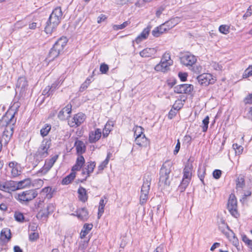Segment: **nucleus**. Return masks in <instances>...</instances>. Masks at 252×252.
Returning a JSON list of instances; mask_svg holds the SVG:
<instances>
[{
    "label": "nucleus",
    "mask_w": 252,
    "mask_h": 252,
    "mask_svg": "<svg viewBox=\"0 0 252 252\" xmlns=\"http://www.w3.org/2000/svg\"><path fill=\"white\" fill-rule=\"evenodd\" d=\"M16 121L14 114L7 112L0 120V126L5 127L1 138L3 139V143L6 145L10 140L14 129V125Z\"/></svg>",
    "instance_id": "1"
},
{
    "label": "nucleus",
    "mask_w": 252,
    "mask_h": 252,
    "mask_svg": "<svg viewBox=\"0 0 252 252\" xmlns=\"http://www.w3.org/2000/svg\"><path fill=\"white\" fill-rule=\"evenodd\" d=\"M63 17V13L60 7L54 9L51 14L45 32L47 34H51L60 24Z\"/></svg>",
    "instance_id": "2"
},
{
    "label": "nucleus",
    "mask_w": 252,
    "mask_h": 252,
    "mask_svg": "<svg viewBox=\"0 0 252 252\" xmlns=\"http://www.w3.org/2000/svg\"><path fill=\"white\" fill-rule=\"evenodd\" d=\"M172 166V162L167 160L163 164L160 169L158 185L161 189H165L170 185L169 174L171 171Z\"/></svg>",
    "instance_id": "3"
},
{
    "label": "nucleus",
    "mask_w": 252,
    "mask_h": 252,
    "mask_svg": "<svg viewBox=\"0 0 252 252\" xmlns=\"http://www.w3.org/2000/svg\"><path fill=\"white\" fill-rule=\"evenodd\" d=\"M173 63L170 54L166 52L162 55L160 63L155 66V69L157 71L165 72L169 70V67Z\"/></svg>",
    "instance_id": "4"
},
{
    "label": "nucleus",
    "mask_w": 252,
    "mask_h": 252,
    "mask_svg": "<svg viewBox=\"0 0 252 252\" xmlns=\"http://www.w3.org/2000/svg\"><path fill=\"white\" fill-rule=\"evenodd\" d=\"M219 229L225 236L229 239L230 241L234 242L235 233L234 232L229 229V227L226 224L223 220L221 219L220 221L219 222Z\"/></svg>",
    "instance_id": "5"
},
{
    "label": "nucleus",
    "mask_w": 252,
    "mask_h": 252,
    "mask_svg": "<svg viewBox=\"0 0 252 252\" xmlns=\"http://www.w3.org/2000/svg\"><path fill=\"white\" fill-rule=\"evenodd\" d=\"M37 193L34 190H29L19 193L18 195V200L21 202H28L36 197Z\"/></svg>",
    "instance_id": "6"
},
{
    "label": "nucleus",
    "mask_w": 252,
    "mask_h": 252,
    "mask_svg": "<svg viewBox=\"0 0 252 252\" xmlns=\"http://www.w3.org/2000/svg\"><path fill=\"white\" fill-rule=\"evenodd\" d=\"M196 61V57L189 53L185 54L180 58L181 63L183 64L191 67L195 64Z\"/></svg>",
    "instance_id": "7"
},
{
    "label": "nucleus",
    "mask_w": 252,
    "mask_h": 252,
    "mask_svg": "<svg viewBox=\"0 0 252 252\" xmlns=\"http://www.w3.org/2000/svg\"><path fill=\"white\" fill-rule=\"evenodd\" d=\"M197 80L200 85L204 86L213 84L215 82V79L209 73H203L198 76Z\"/></svg>",
    "instance_id": "8"
},
{
    "label": "nucleus",
    "mask_w": 252,
    "mask_h": 252,
    "mask_svg": "<svg viewBox=\"0 0 252 252\" xmlns=\"http://www.w3.org/2000/svg\"><path fill=\"white\" fill-rule=\"evenodd\" d=\"M227 209L231 215L236 218V198L234 193L230 195L227 203Z\"/></svg>",
    "instance_id": "9"
},
{
    "label": "nucleus",
    "mask_w": 252,
    "mask_h": 252,
    "mask_svg": "<svg viewBox=\"0 0 252 252\" xmlns=\"http://www.w3.org/2000/svg\"><path fill=\"white\" fill-rule=\"evenodd\" d=\"M85 119V115L82 113H79L75 115L71 120H69L68 123L71 127L78 126L83 123Z\"/></svg>",
    "instance_id": "10"
},
{
    "label": "nucleus",
    "mask_w": 252,
    "mask_h": 252,
    "mask_svg": "<svg viewBox=\"0 0 252 252\" xmlns=\"http://www.w3.org/2000/svg\"><path fill=\"white\" fill-rule=\"evenodd\" d=\"M193 89V85L188 84H181L174 87V92L177 94H188Z\"/></svg>",
    "instance_id": "11"
},
{
    "label": "nucleus",
    "mask_w": 252,
    "mask_h": 252,
    "mask_svg": "<svg viewBox=\"0 0 252 252\" xmlns=\"http://www.w3.org/2000/svg\"><path fill=\"white\" fill-rule=\"evenodd\" d=\"M18 189L17 182L13 181H8L2 182L1 190L9 192Z\"/></svg>",
    "instance_id": "12"
},
{
    "label": "nucleus",
    "mask_w": 252,
    "mask_h": 252,
    "mask_svg": "<svg viewBox=\"0 0 252 252\" xmlns=\"http://www.w3.org/2000/svg\"><path fill=\"white\" fill-rule=\"evenodd\" d=\"M54 208L55 207L53 204H48L44 208L41 209L39 210L37 215V217L41 219L47 217L51 213L54 211Z\"/></svg>",
    "instance_id": "13"
},
{
    "label": "nucleus",
    "mask_w": 252,
    "mask_h": 252,
    "mask_svg": "<svg viewBox=\"0 0 252 252\" xmlns=\"http://www.w3.org/2000/svg\"><path fill=\"white\" fill-rule=\"evenodd\" d=\"M49 144L48 141H43L40 146L36 152V156H40V158H45L48 155V150L49 148Z\"/></svg>",
    "instance_id": "14"
},
{
    "label": "nucleus",
    "mask_w": 252,
    "mask_h": 252,
    "mask_svg": "<svg viewBox=\"0 0 252 252\" xmlns=\"http://www.w3.org/2000/svg\"><path fill=\"white\" fill-rule=\"evenodd\" d=\"M82 221H87L89 218V212L85 208L78 209L74 214H72Z\"/></svg>",
    "instance_id": "15"
},
{
    "label": "nucleus",
    "mask_w": 252,
    "mask_h": 252,
    "mask_svg": "<svg viewBox=\"0 0 252 252\" xmlns=\"http://www.w3.org/2000/svg\"><path fill=\"white\" fill-rule=\"evenodd\" d=\"M27 87L28 83L25 78H19L16 84V91H19L20 93L23 94L25 93Z\"/></svg>",
    "instance_id": "16"
},
{
    "label": "nucleus",
    "mask_w": 252,
    "mask_h": 252,
    "mask_svg": "<svg viewBox=\"0 0 252 252\" xmlns=\"http://www.w3.org/2000/svg\"><path fill=\"white\" fill-rule=\"evenodd\" d=\"M71 112V105L67 104L65 107L63 108L58 114V118L61 120H64L69 117V114Z\"/></svg>",
    "instance_id": "17"
},
{
    "label": "nucleus",
    "mask_w": 252,
    "mask_h": 252,
    "mask_svg": "<svg viewBox=\"0 0 252 252\" xmlns=\"http://www.w3.org/2000/svg\"><path fill=\"white\" fill-rule=\"evenodd\" d=\"M101 131L100 129H96L94 131H92L89 134V142L91 143H95L100 138Z\"/></svg>",
    "instance_id": "18"
},
{
    "label": "nucleus",
    "mask_w": 252,
    "mask_h": 252,
    "mask_svg": "<svg viewBox=\"0 0 252 252\" xmlns=\"http://www.w3.org/2000/svg\"><path fill=\"white\" fill-rule=\"evenodd\" d=\"M58 158V156L57 155L55 156L49 160L46 161L45 163L42 168V172L44 173H47L53 166Z\"/></svg>",
    "instance_id": "19"
},
{
    "label": "nucleus",
    "mask_w": 252,
    "mask_h": 252,
    "mask_svg": "<svg viewBox=\"0 0 252 252\" xmlns=\"http://www.w3.org/2000/svg\"><path fill=\"white\" fill-rule=\"evenodd\" d=\"M151 178L150 176L147 175L145 176L143 179V184L141 187V192L149 193L150 185H151Z\"/></svg>",
    "instance_id": "20"
},
{
    "label": "nucleus",
    "mask_w": 252,
    "mask_h": 252,
    "mask_svg": "<svg viewBox=\"0 0 252 252\" xmlns=\"http://www.w3.org/2000/svg\"><path fill=\"white\" fill-rule=\"evenodd\" d=\"M151 28L152 27L151 26H148L145 28L140 34L136 37L135 42L137 43H139L143 40L146 39L149 34Z\"/></svg>",
    "instance_id": "21"
},
{
    "label": "nucleus",
    "mask_w": 252,
    "mask_h": 252,
    "mask_svg": "<svg viewBox=\"0 0 252 252\" xmlns=\"http://www.w3.org/2000/svg\"><path fill=\"white\" fill-rule=\"evenodd\" d=\"M67 40L65 37H62L58 40V41L54 44V46L55 48L57 49L58 50L62 51L66 45Z\"/></svg>",
    "instance_id": "22"
},
{
    "label": "nucleus",
    "mask_w": 252,
    "mask_h": 252,
    "mask_svg": "<svg viewBox=\"0 0 252 252\" xmlns=\"http://www.w3.org/2000/svg\"><path fill=\"white\" fill-rule=\"evenodd\" d=\"M60 50H57V49L55 48V47L53 46L52 48L50 50L47 57L46 60L47 62H51L54 60L56 58H57L61 53Z\"/></svg>",
    "instance_id": "23"
},
{
    "label": "nucleus",
    "mask_w": 252,
    "mask_h": 252,
    "mask_svg": "<svg viewBox=\"0 0 252 252\" xmlns=\"http://www.w3.org/2000/svg\"><path fill=\"white\" fill-rule=\"evenodd\" d=\"M11 238V231L8 228H3L0 233V239L3 242H7Z\"/></svg>",
    "instance_id": "24"
},
{
    "label": "nucleus",
    "mask_w": 252,
    "mask_h": 252,
    "mask_svg": "<svg viewBox=\"0 0 252 252\" xmlns=\"http://www.w3.org/2000/svg\"><path fill=\"white\" fill-rule=\"evenodd\" d=\"M135 142L141 147H146L149 144V141L145 135L135 137Z\"/></svg>",
    "instance_id": "25"
},
{
    "label": "nucleus",
    "mask_w": 252,
    "mask_h": 252,
    "mask_svg": "<svg viewBox=\"0 0 252 252\" xmlns=\"http://www.w3.org/2000/svg\"><path fill=\"white\" fill-rule=\"evenodd\" d=\"M156 50L154 48H147L144 49L140 52V55L142 57H149L154 55L156 53Z\"/></svg>",
    "instance_id": "26"
},
{
    "label": "nucleus",
    "mask_w": 252,
    "mask_h": 252,
    "mask_svg": "<svg viewBox=\"0 0 252 252\" xmlns=\"http://www.w3.org/2000/svg\"><path fill=\"white\" fill-rule=\"evenodd\" d=\"M93 224L91 223H85L80 233L81 238H84L93 228Z\"/></svg>",
    "instance_id": "27"
},
{
    "label": "nucleus",
    "mask_w": 252,
    "mask_h": 252,
    "mask_svg": "<svg viewBox=\"0 0 252 252\" xmlns=\"http://www.w3.org/2000/svg\"><path fill=\"white\" fill-rule=\"evenodd\" d=\"M180 22V18L179 17H175L171 19L170 20L164 23L165 25L166 26L167 29L169 30L175 26Z\"/></svg>",
    "instance_id": "28"
},
{
    "label": "nucleus",
    "mask_w": 252,
    "mask_h": 252,
    "mask_svg": "<svg viewBox=\"0 0 252 252\" xmlns=\"http://www.w3.org/2000/svg\"><path fill=\"white\" fill-rule=\"evenodd\" d=\"M75 146L78 154H82L85 152V146L83 142L80 140L76 141Z\"/></svg>",
    "instance_id": "29"
},
{
    "label": "nucleus",
    "mask_w": 252,
    "mask_h": 252,
    "mask_svg": "<svg viewBox=\"0 0 252 252\" xmlns=\"http://www.w3.org/2000/svg\"><path fill=\"white\" fill-rule=\"evenodd\" d=\"M79 194V198L82 202H85L88 199V196L86 193V190L83 187H80L78 190Z\"/></svg>",
    "instance_id": "30"
},
{
    "label": "nucleus",
    "mask_w": 252,
    "mask_h": 252,
    "mask_svg": "<svg viewBox=\"0 0 252 252\" xmlns=\"http://www.w3.org/2000/svg\"><path fill=\"white\" fill-rule=\"evenodd\" d=\"M113 126V122H108L106 124L103 130V136L104 137H106L108 135L109 133L112 129Z\"/></svg>",
    "instance_id": "31"
},
{
    "label": "nucleus",
    "mask_w": 252,
    "mask_h": 252,
    "mask_svg": "<svg viewBox=\"0 0 252 252\" xmlns=\"http://www.w3.org/2000/svg\"><path fill=\"white\" fill-rule=\"evenodd\" d=\"M75 177V172H71V173L67 175L62 180L63 185H67L69 184Z\"/></svg>",
    "instance_id": "32"
},
{
    "label": "nucleus",
    "mask_w": 252,
    "mask_h": 252,
    "mask_svg": "<svg viewBox=\"0 0 252 252\" xmlns=\"http://www.w3.org/2000/svg\"><path fill=\"white\" fill-rule=\"evenodd\" d=\"M107 201L105 202L103 198H102L100 201L98 207V219H99L100 217L102 216L104 212V208L106 203Z\"/></svg>",
    "instance_id": "33"
},
{
    "label": "nucleus",
    "mask_w": 252,
    "mask_h": 252,
    "mask_svg": "<svg viewBox=\"0 0 252 252\" xmlns=\"http://www.w3.org/2000/svg\"><path fill=\"white\" fill-rule=\"evenodd\" d=\"M95 166V163L94 162H91L88 163L87 168H85L87 170L86 172L87 173V176L85 177L84 180H86L88 177L90 176V174L93 172Z\"/></svg>",
    "instance_id": "34"
},
{
    "label": "nucleus",
    "mask_w": 252,
    "mask_h": 252,
    "mask_svg": "<svg viewBox=\"0 0 252 252\" xmlns=\"http://www.w3.org/2000/svg\"><path fill=\"white\" fill-rule=\"evenodd\" d=\"M51 128V126L49 124H45L40 130V134L42 137H45L48 135Z\"/></svg>",
    "instance_id": "35"
},
{
    "label": "nucleus",
    "mask_w": 252,
    "mask_h": 252,
    "mask_svg": "<svg viewBox=\"0 0 252 252\" xmlns=\"http://www.w3.org/2000/svg\"><path fill=\"white\" fill-rule=\"evenodd\" d=\"M191 170L189 166H186L184 169L183 179H189L190 180L191 177Z\"/></svg>",
    "instance_id": "36"
},
{
    "label": "nucleus",
    "mask_w": 252,
    "mask_h": 252,
    "mask_svg": "<svg viewBox=\"0 0 252 252\" xmlns=\"http://www.w3.org/2000/svg\"><path fill=\"white\" fill-rule=\"evenodd\" d=\"M111 156V154L109 153L107 154V157L106 159L101 163V164L98 167V170L100 171H102L104 168L106 167V165L108 164V162L109 161L110 157Z\"/></svg>",
    "instance_id": "37"
},
{
    "label": "nucleus",
    "mask_w": 252,
    "mask_h": 252,
    "mask_svg": "<svg viewBox=\"0 0 252 252\" xmlns=\"http://www.w3.org/2000/svg\"><path fill=\"white\" fill-rule=\"evenodd\" d=\"M190 181V180L189 179H186L183 178L182 181L178 187V189L180 192H183L185 190V189L188 186Z\"/></svg>",
    "instance_id": "38"
},
{
    "label": "nucleus",
    "mask_w": 252,
    "mask_h": 252,
    "mask_svg": "<svg viewBox=\"0 0 252 252\" xmlns=\"http://www.w3.org/2000/svg\"><path fill=\"white\" fill-rule=\"evenodd\" d=\"M31 184V181L29 179H26L23 181L17 182V186H18V189H23Z\"/></svg>",
    "instance_id": "39"
},
{
    "label": "nucleus",
    "mask_w": 252,
    "mask_h": 252,
    "mask_svg": "<svg viewBox=\"0 0 252 252\" xmlns=\"http://www.w3.org/2000/svg\"><path fill=\"white\" fill-rule=\"evenodd\" d=\"M205 168L204 167H200L198 170V176L203 184H204L203 179L205 176Z\"/></svg>",
    "instance_id": "40"
},
{
    "label": "nucleus",
    "mask_w": 252,
    "mask_h": 252,
    "mask_svg": "<svg viewBox=\"0 0 252 252\" xmlns=\"http://www.w3.org/2000/svg\"><path fill=\"white\" fill-rule=\"evenodd\" d=\"M245 185L244 176L242 175H240L237 177V188H243Z\"/></svg>",
    "instance_id": "41"
},
{
    "label": "nucleus",
    "mask_w": 252,
    "mask_h": 252,
    "mask_svg": "<svg viewBox=\"0 0 252 252\" xmlns=\"http://www.w3.org/2000/svg\"><path fill=\"white\" fill-rule=\"evenodd\" d=\"M92 79V77H88L85 82H84L80 87V91H83L85 89H86L88 86L90 85L91 82H92L91 79Z\"/></svg>",
    "instance_id": "42"
},
{
    "label": "nucleus",
    "mask_w": 252,
    "mask_h": 252,
    "mask_svg": "<svg viewBox=\"0 0 252 252\" xmlns=\"http://www.w3.org/2000/svg\"><path fill=\"white\" fill-rule=\"evenodd\" d=\"M252 75V64L250 65L244 72L242 77L246 78Z\"/></svg>",
    "instance_id": "43"
},
{
    "label": "nucleus",
    "mask_w": 252,
    "mask_h": 252,
    "mask_svg": "<svg viewBox=\"0 0 252 252\" xmlns=\"http://www.w3.org/2000/svg\"><path fill=\"white\" fill-rule=\"evenodd\" d=\"M209 123V117L208 116H207L202 121V131L203 132H206L207 130L208 124Z\"/></svg>",
    "instance_id": "44"
},
{
    "label": "nucleus",
    "mask_w": 252,
    "mask_h": 252,
    "mask_svg": "<svg viewBox=\"0 0 252 252\" xmlns=\"http://www.w3.org/2000/svg\"><path fill=\"white\" fill-rule=\"evenodd\" d=\"M130 23L128 21H126L121 25H114L113 28L114 30H122L126 28Z\"/></svg>",
    "instance_id": "45"
},
{
    "label": "nucleus",
    "mask_w": 252,
    "mask_h": 252,
    "mask_svg": "<svg viewBox=\"0 0 252 252\" xmlns=\"http://www.w3.org/2000/svg\"><path fill=\"white\" fill-rule=\"evenodd\" d=\"M14 218L16 220L19 222H23L24 220V217L23 214L19 212H15Z\"/></svg>",
    "instance_id": "46"
},
{
    "label": "nucleus",
    "mask_w": 252,
    "mask_h": 252,
    "mask_svg": "<svg viewBox=\"0 0 252 252\" xmlns=\"http://www.w3.org/2000/svg\"><path fill=\"white\" fill-rule=\"evenodd\" d=\"M149 193L145 192H141L140 196V203L141 204H143L146 203Z\"/></svg>",
    "instance_id": "47"
},
{
    "label": "nucleus",
    "mask_w": 252,
    "mask_h": 252,
    "mask_svg": "<svg viewBox=\"0 0 252 252\" xmlns=\"http://www.w3.org/2000/svg\"><path fill=\"white\" fill-rule=\"evenodd\" d=\"M143 135L145 134L143 132L142 127L141 126H137L134 131V136L135 137H138V136H142Z\"/></svg>",
    "instance_id": "48"
},
{
    "label": "nucleus",
    "mask_w": 252,
    "mask_h": 252,
    "mask_svg": "<svg viewBox=\"0 0 252 252\" xmlns=\"http://www.w3.org/2000/svg\"><path fill=\"white\" fill-rule=\"evenodd\" d=\"M244 102L245 104H252V93L249 94L244 98Z\"/></svg>",
    "instance_id": "49"
},
{
    "label": "nucleus",
    "mask_w": 252,
    "mask_h": 252,
    "mask_svg": "<svg viewBox=\"0 0 252 252\" xmlns=\"http://www.w3.org/2000/svg\"><path fill=\"white\" fill-rule=\"evenodd\" d=\"M85 163V159L82 156H79L76 160V164L82 167Z\"/></svg>",
    "instance_id": "50"
},
{
    "label": "nucleus",
    "mask_w": 252,
    "mask_h": 252,
    "mask_svg": "<svg viewBox=\"0 0 252 252\" xmlns=\"http://www.w3.org/2000/svg\"><path fill=\"white\" fill-rule=\"evenodd\" d=\"M229 28L226 25H221L219 28V31L223 34H227L228 32Z\"/></svg>",
    "instance_id": "51"
},
{
    "label": "nucleus",
    "mask_w": 252,
    "mask_h": 252,
    "mask_svg": "<svg viewBox=\"0 0 252 252\" xmlns=\"http://www.w3.org/2000/svg\"><path fill=\"white\" fill-rule=\"evenodd\" d=\"M20 168L19 165L15 167V168L11 169V173L13 176H17L20 174L21 171L19 170Z\"/></svg>",
    "instance_id": "52"
},
{
    "label": "nucleus",
    "mask_w": 252,
    "mask_h": 252,
    "mask_svg": "<svg viewBox=\"0 0 252 252\" xmlns=\"http://www.w3.org/2000/svg\"><path fill=\"white\" fill-rule=\"evenodd\" d=\"M109 69L108 65L105 63H102L100 66V71L102 73H106Z\"/></svg>",
    "instance_id": "53"
},
{
    "label": "nucleus",
    "mask_w": 252,
    "mask_h": 252,
    "mask_svg": "<svg viewBox=\"0 0 252 252\" xmlns=\"http://www.w3.org/2000/svg\"><path fill=\"white\" fill-rule=\"evenodd\" d=\"M221 174V171L219 169L215 170L213 173L214 178L216 179H219L220 177Z\"/></svg>",
    "instance_id": "54"
},
{
    "label": "nucleus",
    "mask_w": 252,
    "mask_h": 252,
    "mask_svg": "<svg viewBox=\"0 0 252 252\" xmlns=\"http://www.w3.org/2000/svg\"><path fill=\"white\" fill-rule=\"evenodd\" d=\"M152 33L153 35L155 37H158L161 34L159 31V30L158 29V27L155 28V29L153 30Z\"/></svg>",
    "instance_id": "55"
},
{
    "label": "nucleus",
    "mask_w": 252,
    "mask_h": 252,
    "mask_svg": "<svg viewBox=\"0 0 252 252\" xmlns=\"http://www.w3.org/2000/svg\"><path fill=\"white\" fill-rule=\"evenodd\" d=\"M191 69L196 73H200L202 71V67L200 65H195L194 64L191 67Z\"/></svg>",
    "instance_id": "56"
},
{
    "label": "nucleus",
    "mask_w": 252,
    "mask_h": 252,
    "mask_svg": "<svg viewBox=\"0 0 252 252\" xmlns=\"http://www.w3.org/2000/svg\"><path fill=\"white\" fill-rule=\"evenodd\" d=\"M51 88H50V86H48L46 87V88L43 91L42 94L47 96H50L52 94L51 91H50Z\"/></svg>",
    "instance_id": "57"
},
{
    "label": "nucleus",
    "mask_w": 252,
    "mask_h": 252,
    "mask_svg": "<svg viewBox=\"0 0 252 252\" xmlns=\"http://www.w3.org/2000/svg\"><path fill=\"white\" fill-rule=\"evenodd\" d=\"M165 27H166V26L165 25L164 23L160 25L158 27V29L159 30V31L161 34L163 33L164 32L169 30L167 28H165Z\"/></svg>",
    "instance_id": "58"
},
{
    "label": "nucleus",
    "mask_w": 252,
    "mask_h": 252,
    "mask_svg": "<svg viewBox=\"0 0 252 252\" xmlns=\"http://www.w3.org/2000/svg\"><path fill=\"white\" fill-rule=\"evenodd\" d=\"M38 238V234L37 233L33 232L30 235L29 239L31 241H34Z\"/></svg>",
    "instance_id": "59"
},
{
    "label": "nucleus",
    "mask_w": 252,
    "mask_h": 252,
    "mask_svg": "<svg viewBox=\"0 0 252 252\" xmlns=\"http://www.w3.org/2000/svg\"><path fill=\"white\" fill-rule=\"evenodd\" d=\"M179 77H180L181 81H185L187 79V74L186 73L180 72L179 73Z\"/></svg>",
    "instance_id": "60"
},
{
    "label": "nucleus",
    "mask_w": 252,
    "mask_h": 252,
    "mask_svg": "<svg viewBox=\"0 0 252 252\" xmlns=\"http://www.w3.org/2000/svg\"><path fill=\"white\" fill-rule=\"evenodd\" d=\"M164 10V7L160 6V7H159L156 12L157 17L159 18Z\"/></svg>",
    "instance_id": "61"
},
{
    "label": "nucleus",
    "mask_w": 252,
    "mask_h": 252,
    "mask_svg": "<svg viewBox=\"0 0 252 252\" xmlns=\"http://www.w3.org/2000/svg\"><path fill=\"white\" fill-rule=\"evenodd\" d=\"M242 241L247 245L249 243H250L252 240L249 239L247 236L244 234L242 236Z\"/></svg>",
    "instance_id": "62"
},
{
    "label": "nucleus",
    "mask_w": 252,
    "mask_h": 252,
    "mask_svg": "<svg viewBox=\"0 0 252 252\" xmlns=\"http://www.w3.org/2000/svg\"><path fill=\"white\" fill-rule=\"evenodd\" d=\"M180 148V142L179 140H177V143L175 147V150H174V154L176 155L179 151Z\"/></svg>",
    "instance_id": "63"
},
{
    "label": "nucleus",
    "mask_w": 252,
    "mask_h": 252,
    "mask_svg": "<svg viewBox=\"0 0 252 252\" xmlns=\"http://www.w3.org/2000/svg\"><path fill=\"white\" fill-rule=\"evenodd\" d=\"M164 252V247L163 245H160L159 247H158L155 250L154 252Z\"/></svg>",
    "instance_id": "64"
}]
</instances>
